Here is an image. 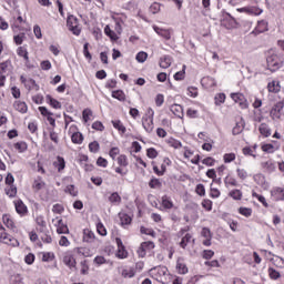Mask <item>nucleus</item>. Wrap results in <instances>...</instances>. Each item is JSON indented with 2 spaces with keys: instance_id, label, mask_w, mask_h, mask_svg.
<instances>
[{
  "instance_id": "f257e3e1",
  "label": "nucleus",
  "mask_w": 284,
  "mask_h": 284,
  "mask_svg": "<svg viewBox=\"0 0 284 284\" xmlns=\"http://www.w3.org/2000/svg\"><path fill=\"white\" fill-rule=\"evenodd\" d=\"M284 63V58L278 52L274 50H270L268 54L266 57V64L267 69L271 72H276L277 70H281V67Z\"/></svg>"
},
{
  "instance_id": "f03ea898",
  "label": "nucleus",
  "mask_w": 284,
  "mask_h": 284,
  "mask_svg": "<svg viewBox=\"0 0 284 284\" xmlns=\"http://www.w3.org/2000/svg\"><path fill=\"white\" fill-rule=\"evenodd\" d=\"M149 275L158 283L168 284L170 283V271L166 266H155L149 271Z\"/></svg>"
},
{
  "instance_id": "7ed1b4c3",
  "label": "nucleus",
  "mask_w": 284,
  "mask_h": 284,
  "mask_svg": "<svg viewBox=\"0 0 284 284\" xmlns=\"http://www.w3.org/2000/svg\"><path fill=\"white\" fill-rule=\"evenodd\" d=\"M77 251L73 250H68L62 253L60 261H62L63 265L68 267L69 270H77Z\"/></svg>"
},
{
  "instance_id": "20e7f679",
  "label": "nucleus",
  "mask_w": 284,
  "mask_h": 284,
  "mask_svg": "<svg viewBox=\"0 0 284 284\" xmlns=\"http://www.w3.org/2000/svg\"><path fill=\"white\" fill-rule=\"evenodd\" d=\"M118 166L114 168L115 174H120V176H128V166L130 165V160L128 159V155L120 154L115 159Z\"/></svg>"
},
{
  "instance_id": "39448f33",
  "label": "nucleus",
  "mask_w": 284,
  "mask_h": 284,
  "mask_svg": "<svg viewBox=\"0 0 284 284\" xmlns=\"http://www.w3.org/2000/svg\"><path fill=\"white\" fill-rule=\"evenodd\" d=\"M142 128L148 134L154 132V110L152 108H149L146 114L142 118Z\"/></svg>"
},
{
  "instance_id": "423d86ee",
  "label": "nucleus",
  "mask_w": 284,
  "mask_h": 284,
  "mask_svg": "<svg viewBox=\"0 0 284 284\" xmlns=\"http://www.w3.org/2000/svg\"><path fill=\"white\" fill-rule=\"evenodd\" d=\"M111 19L115 22V32L118 34H121L123 32V26L125 24V21H128V14L116 11L111 12Z\"/></svg>"
},
{
  "instance_id": "0eeeda50",
  "label": "nucleus",
  "mask_w": 284,
  "mask_h": 284,
  "mask_svg": "<svg viewBox=\"0 0 284 284\" xmlns=\"http://www.w3.org/2000/svg\"><path fill=\"white\" fill-rule=\"evenodd\" d=\"M151 165L153 166V172L158 175V176H163V174H165V172H168V168H170V165H172V160H170V158L164 156L162 159V163L159 168V165H156V162L152 161Z\"/></svg>"
},
{
  "instance_id": "6e6552de",
  "label": "nucleus",
  "mask_w": 284,
  "mask_h": 284,
  "mask_svg": "<svg viewBox=\"0 0 284 284\" xmlns=\"http://www.w3.org/2000/svg\"><path fill=\"white\" fill-rule=\"evenodd\" d=\"M67 27L69 28L70 32L75 37L81 34V27L79 26V19L74 16H69L67 19Z\"/></svg>"
},
{
  "instance_id": "1a4fd4ad",
  "label": "nucleus",
  "mask_w": 284,
  "mask_h": 284,
  "mask_svg": "<svg viewBox=\"0 0 284 284\" xmlns=\"http://www.w3.org/2000/svg\"><path fill=\"white\" fill-rule=\"evenodd\" d=\"M230 97L232 101H234V103H237L240 105L241 110H247V108H250V102H247V98H245V94L236 92L231 93Z\"/></svg>"
},
{
  "instance_id": "9d476101",
  "label": "nucleus",
  "mask_w": 284,
  "mask_h": 284,
  "mask_svg": "<svg viewBox=\"0 0 284 284\" xmlns=\"http://www.w3.org/2000/svg\"><path fill=\"white\" fill-rule=\"evenodd\" d=\"M156 245L152 241L142 242L138 248V256L140 258H145L148 252H152Z\"/></svg>"
},
{
  "instance_id": "9b49d317",
  "label": "nucleus",
  "mask_w": 284,
  "mask_h": 284,
  "mask_svg": "<svg viewBox=\"0 0 284 284\" xmlns=\"http://www.w3.org/2000/svg\"><path fill=\"white\" fill-rule=\"evenodd\" d=\"M0 243L9 245L10 247H19V240H17L14 236L10 235V233H7L6 231L0 233Z\"/></svg>"
},
{
  "instance_id": "f8f14e48",
  "label": "nucleus",
  "mask_w": 284,
  "mask_h": 284,
  "mask_svg": "<svg viewBox=\"0 0 284 284\" xmlns=\"http://www.w3.org/2000/svg\"><path fill=\"white\" fill-rule=\"evenodd\" d=\"M69 134H71V141L75 145H81V143H83V133L79 132V128H77V124H72L69 128Z\"/></svg>"
},
{
  "instance_id": "ddd939ff",
  "label": "nucleus",
  "mask_w": 284,
  "mask_h": 284,
  "mask_svg": "<svg viewBox=\"0 0 284 284\" xmlns=\"http://www.w3.org/2000/svg\"><path fill=\"white\" fill-rule=\"evenodd\" d=\"M38 110L40 114L47 119L51 128H57V120L54 119V113H52V111L48 110L45 106H39Z\"/></svg>"
},
{
  "instance_id": "4468645a",
  "label": "nucleus",
  "mask_w": 284,
  "mask_h": 284,
  "mask_svg": "<svg viewBox=\"0 0 284 284\" xmlns=\"http://www.w3.org/2000/svg\"><path fill=\"white\" fill-rule=\"evenodd\" d=\"M283 108H284V99L273 105L270 112V116L273 119V121H278V119H281V112H283Z\"/></svg>"
},
{
  "instance_id": "2eb2a0df",
  "label": "nucleus",
  "mask_w": 284,
  "mask_h": 284,
  "mask_svg": "<svg viewBox=\"0 0 284 284\" xmlns=\"http://www.w3.org/2000/svg\"><path fill=\"white\" fill-rule=\"evenodd\" d=\"M175 272L180 275H185L190 272L187 267V262H185V257H178L175 264Z\"/></svg>"
},
{
  "instance_id": "dca6fc26",
  "label": "nucleus",
  "mask_w": 284,
  "mask_h": 284,
  "mask_svg": "<svg viewBox=\"0 0 284 284\" xmlns=\"http://www.w3.org/2000/svg\"><path fill=\"white\" fill-rule=\"evenodd\" d=\"M271 199L278 203V201H284V187L275 186L271 190Z\"/></svg>"
},
{
  "instance_id": "f3484780",
  "label": "nucleus",
  "mask_w": 284,
  "mask_h": 284,
  "mask_svg": "<svg viewBox=\"0 0 284 284\" xmlns=\"http://www.w3.org/2000/svg\"><path fill=\"white\" fill-rule=\"evenodd\" d=\"M53 222L57 221L54 226L57 227L58 234H70V229L68 227V224L63 223V220L61 217H55L52 220Z\"/></svg>"
},
{
  "instance_id": "a211bd4d",
  "label": "nucleus",
  "mask_w": 284,
  "mask_h": 284,
  "mask_svg": "<svg viewBox=\"0 0 284 284\" xmlns=\"http://www.w3.org/2000/svg\"><path fill=\"white\" fill-rule=\"evenodd\" d=\"M13 205L19 216H28L29 211H28V205H26V203H23L21 200H16L13 201Z\"/></svg>"
},
{
  "instance_id": "6ab92c4d",
  "label": "nucleus",
  "mask_w": 284,
  "mask_h": 284,
  "mask_svg": "<svg viewBox=\"0 0 284 284\" xmlns=\"http://www.w3.org/2000/svg\"><path fill=\"white\" fill-rule=\"evenodd\" d=\"M115 243L118 246L116 257L118 258H128V250H125V245H123V241L121 240V237H116Z\"/></svg>"
},
{
  "instance_id": "aec40b11",
  "label": "nucleus",
  "mask_w": 284,
  "mask_h": 284,
  "mask_svg": "<svg viewBox=\"0 0 284 284\" xmlns=\"http://www.w3.org/2000/svg\"><path fill=\"white\" fill-rule=\"evenodd\" d=\"M245 130V120L243 116H239L236 119V123L232 129L233 136H237V134H241Z\"/></svg>"
},
{
  "instance_id": "412c9836",
  "label": "nucleus",
  "mask_w": 284,
  "mask_h": 284,
  "mask_svg": "<svg viewBox=\"0 0 284 284\" xmlns=\"http://www.w3.org/2000/svg\"><path fill=\"white\" fill-rule=\"evenodd\" d=\"M201 236H203V239H205L202 244L205 247H210L212 245V231H210V229L207 227H203L201 231Z\"/></svg>"
},
{
  "instance_id": "4be33fe9",
  "label": "nucleus",
  "mask_w": 284,
  "mask_h": 284,
  "mask_svg": "<svg viewBox=\"0 0 284 284\" xmlns=\"http://www.w3.org/2000/svg\"><path fill=\"white\" fill-rule=\"evenodd\" d=\"M36 230L37 232H45L48 230V223L45 222V217L43 215H38L36 217Z\"/></svg>"
},
{
  "instance_id": "5701e85b",
  "label": "nucleus",
  "mask_w": 284,
  "mask_h": 284,
  "mask_svg": "<svg viewBox=\"0 0 284 284\" xmlns=\"http://www.w3.org/2000/svg\"><path fill=\"white\" fill-rule=\"evenodd\" d=\"M201 85L205 88V90H212V88H216V80L210 75H206L201 79Z\"/></svg>"
},
{
  "instance_id": "b1692460",
  "label": "nucleus",
  "mask_w": 284,
  "mask_h": 284,
  "mask_svg": "<svg viewBox=\"0 0 284 284\" xmlns=\"http://www.w3.org/2000/svg\"><path fill=\"white\" fill-rule=\"evenodd\" d=\"M16 52L20 59H23L24 63H30V53L28 52V47H18Z\"/></svg>"
},
{
  "instance_id": "393cba45",
  "label": "nucleus",
  "mask_w": 284,
  "mask_h": 284,
  "mask_svg": "<svg viewBox=\"0 0 284 284\" xmlns=\"http://www.w3.org/2000/svg\"><path fill=\"white\" fill-rule=\"evenodd\" d=\"M268 30V23L266 20H260L257 21V24L255 29L253 30L254 34H263V32H267Z\"/></svg>"
},
{
  "instance_id": "a878e982",
  "label": "nucleus",
  "mask_w": 284,
  "mask_h": 284,
  "mask_svg": "<svg viewBox=\"0 0 284 284\" xmlns=\"http://www.w3.org/2000/svg\"><path fill=\"white\" fill-rule=\"evenodd\" d=\"M2 223L8 230H17V223H14V219L10 214H4L2 216Z\"/></svg>"
},
{
  "instance_id": "bb28decb",
  "label": "nucleus",
  "mask_w": 284,
  "mask_h": 284,
  "mask_svg": "<svg viewBox=\"0 0 284 284\" xmlns=\"http://www.w3.org/2000/svg\"><path fill=\"white\" fill-rule=\"evenodd\" d=\"M32 190L33 192H41V190H45V181H43V178L38 176L33 180Z\"/></svg>"
},
{
  "instance_id": "cd10ccee",
  "label": "nucleus",
  "mask_w": 284,
  "mask_h": 284,
  "mask_svg": "<svg viewBox=\"0 0 284 284\" xmlns=\"http://www.w3.org/2000/svg\"><path fill=\"white\" fill-rule=\"evenodd\" d=\"M261 168H263L268 174L276 172V163L273 160L262 162Z\"/></svg>"
},
{
  "instance_id": "c85d7f7f",
  "label": "nucleus",
  "mask_w": 284,
  "mask_h": 284,
  "mask_svg": "<svg viewBox=\"0 0 284 284\" xmlns=\"http://www.w3.org/2000/svg\"><path fill=\"white\" fill-rule=\"evenodd\" d=\"M94 239H97V235L94 234V232H92V230L90 229L83 230L82 241L84 243H94Z\"/></svg>"
},
{
  "instance_id": "c756f323",
  "label": "nucleus",
  "mask_w": 284,
  "mask_h": 284,
  "mask_svg": "<svg viewBox=\"0 0 284 284\" xmlns=\"http://www.w3.org/2000/svg\"><path fill=\"white\" fill-rule=\"evenodd\" d=\"M74 252L75 254H79V256H84V258H90L94 256V253H92V250H90V247H75Z\"/></svg>"
},
{
  "instance_id": "7c9ffc66",
  "label": "nucleus",
  "mask_w": 284,
  "mask_h": 284,
  "mask_svg": "<svg viewBox=\"0 0 284 284\" xmlns=\"http://www.w3.org/2000/svg\"><path fill=\"white\" fill-rule=\"evenodd\" d=\"M156 34H159V37H162V39H165V41H170V39H172V31L170 29H161L159 27L154 28Z\"/></svg>"
},
{
  "instance_id": "2f4dec72",
  "label": "nucleus",
  "mask_w": 284,
  "mask_h": 284,
  "mask_svg": "<svg viewBox=\"0 0 284 284\" xmlns=\"http://www.w3.org/2000/svg\"><path fill=\"white\" fill-rule=\"evenodd\" d=\"M267 90L268 92L273 94H278V91L281 90V81L278 80H273L267 83Z\"/></svg>"
},
{
  "instance_id": "473e14b6",
  "label": "nucleus",
  "mask_w": 284,
  "mask_h": 284,
  "mask_svg": "<svg viewBox=\"0 0 284 284\" xmlns=\"http://www.w3.org/2000/svg\"><path fill=\"white\" fill-rule=\"evenodd\" d=\"M111 123H112L114 130H118L119 134H121V136H123V134H125V132H128V129L125 128L123 122H121V120H112Z\"/></svg>"
},
{
  "instance_id": "72a5a7b5",
  "label": "nucleus",
  "mask_w": 284,
  "mask_h": 284,
  "mask_svg": "<svg viewBox=\"0 0 284 284\" xmlns=\"http://www.w3.org/2000/svg\"><path fill=\"white\" fill-rule=\"evenodd\" d=\"M53 168L58 170V172H63V170H65V159L61 155H58L53 162Z\"/></svg>"
},
{
  "instance_id": "f704fd0d",
  "label": "nucleus",
  "mask_w": 284,
  "mask_h": 284,
  "mask_svg": "<svg viewBox=\"0 0 284 284\" xmlns=\"http://www.w3.org/2000/svg\"><path fill=\"white\" fill-rule=\"evenodd\" d=\"M13 108L14 110H17V112H20L21 114H26L28 112V104L21 100H17L13 103Z\"/></svg>"
},
{
  "instance_id": "c9c22d12",
  "label": "nucleus",
  "mask_w": 284,
  "mask_h": 284,
  "mask_svg": "<svg viewBox=\"0 0 284 284\" xmlns=\"http://www.w3.org/2000/svg\"><path fill=\"white\" fill-rule=\"evenodd\" d=\"M258 132L262 134V136H264V139L272 136V129H270L267 123H261L258 126Z\"/></svg>"
},
{
  "instance_id": "e433bc0d",
  "label": "nucleus",
  "mask_w": 284,
  "mask_h": 284,
  "mask_svg": "<svg viewBox=\"0 0 284 284\" xmlns=\"http://www.w3.org/2000/svg\"><path fill=\"white\" fill-rule=\"evenodd\" d=\"M170 111L174 116H178V119H183L184 113H183V106L181 104H173L170 106Z\"/></svg>"
},
{
  "instance_id": "4c0bfd02",
  "label": "nucleus",
  "mask_w": 284,
  "mask_h": 284,
  "mask_svg": "<svg viewBox=\"0 0 284 284\" xmlns=\"http://www.w3.org/2000/svg\"><path fill=\"white\" fill-rule=\"evenodd\" d=\"M161 201V205L164 210H172L174 207V202L171 196L163 195Z\"/></svg>"
},
{
  "instance_id": "58836bf2",
  "label": "nucleus",
  "mask_w": 284,
  "mask_h": 284,
  "mask_svg": "<svg viewBox=\"0 0 284 284\" xmlns=\"http://www.w3.org/2000/svg\"><path fill=\"white\" fill-rule=\"evenodd\" d=\"M20 82L27 90H32L34 85H37V81H34V79H27L23 75L20 77Z\"/></svg>"
},
{
  "instance_id": "ea45409f",
  "label": "nucleus",
  "mask_w": 284,
  "mask_h": 284,
  "mask_svg": "<svg viewBox=\"0 0 284 284\" xmlns=\"http://www.w3.org/2000/svg\"><path fill=\"white\" fill-rule=\"evenodd\" d=\"M165 143L169 145V148H173V150H181V148H183V143L172 136L166 139Z\"/></svg>"
},
{
  "instance_id": "a19ab883",
  "label": "nucleus",
  "mask_w": 284,
  "mask_h": 284,
  "mask_svg": "<svg viewBox=\"0 0 284 284\" xmlns=\"http://www.w3.org/2000/svg\"><path fill=\"white\" fill-rule=\"evenodd\" d=\"M224 185L225 187H239V181L232 175H226L224 178Z\"/></svg>"
},
{
  "instance_id": "79ce46f5",
  "label": "nucleus",
  "mask_w": 284,
  "mask_h": 284,
  "mask_svg": "<svg viewBox=\"0 0 284 284\" xmlns=\"http://www.w3.org/2000/svg\"><path fill=\"white\" fill-rule=\"evenodd\" d=\"M45 101L54 110H61V102H59V100L52 98V95H50V94L45 95Z\"/></svg>"
},
{
  "instance_id": "37998d69",
  "label": "nucleus",
  "mask_w": 284,
  "mask_h": 284,
  "mask_svg": "<svg viewBox=\"0 0 284 284\" xmlns=\"http://www.w3.org/2000/svg\"><path fill=\"white\" fill-rule=\"evenodd\" d=\"M119 219L122 227L132 225V216H130L128 213H119Z\"/></svg>"
},
{
  "instance_id": "c03bdc74",
  "label": "nucleus",
  "mask_w": 284,
  "mask_h": 284,
  "mask_svg": "<svg viewBox=\"0 0 284 284\" xmlns=\"http://www.w3.org/2000/svg\"><path fill=\"white\" fill-rule=\"evenodd\" d=\"M227 196L233 199V201H243V191L239 189H233L229 192Z\"/></svg>"
},
{
  "instance_id": "a18cd8bd",
  "label": "nucleus",
  "mask_w": 284,
  "mask_h": 284,
  "mask_svg": "<svg viewBox=\"0 0 284 284\" xmlns=\"http://www.w3.org/2000/svg\"><path fill=\"white\" fill-rule=\"evenodd\" d=\"M104 34L111 39V41H116L119 39V32H114L109 24L104 27Z\"/></svg>"
},
{
  "instance_id": "49530a36",
  "label": "nucleus",
  "mask_w": 284,
  "mask_h": 284,
  "mask_svg": "<svg viewBox=\"0 0 284 284\" xmlns=\"http://www.w3.org/2000/svg\"><path fill=\"white\" fill-rule=\"evenodd\" d=\"M172 65V57L170 55H163L160 59V68H163L164 70H168Z\"/></svg>"
},
{
  "instance_id": "de8ad7c7",
  "label": "nucleus",
  "mask_w": 284,
  "mask_h": 284,
  "mask_svg": "<svg viewBox=\"0 0 284 284\" xmlns=\"http://www.w3.org/2000/svg\"><path fill=\"white\" fill-rule=\"evenodd\" d=\"M135 274H136V271H134V267H126V268H123L121 272V276L123 278H134Z\"/></svg>"
},
{
  "instance_id": "09e8293b",
  "label": "nucleus",
  "mask_w": 284,
  "mask_h": 284,
  "mask_svg": "<svg viewBox=\"0 0 284 284\" xmlns=\"http://www.w3.org/2000/svg\"><path fill=\"white\" fill-rule=\"evenodd\" d=\"M192 242L194 243V240L192 239V234L186 233L180 242V247H182V250H185V247H187L189 243H192Z\"/></svg>"
},
{
  "instance_id": "8fccbe9b",
  "label": "nucleus",
  "mask_w": 284,
  "mask_h": 284,
  "mask_svg": "<svg viewBox=\"0 0 284 284\" xmlns=\"http://www.w3.org/2000/svg\"><path fill=\"white\" fill-rule=\"evenodd\" d=\"M80 274H82L83 276L90 274V265L88 260H83L80 262Z\"/></svg>"
},
{
  "instance_id": "3c124183",
  "label": "nucleus",
  "mask_w": 284,
  "mask_h": 284,
  "mask_svg": "<svg viewBox=\"0 0 284 284\" xmlns=\"http://www.w3.org/2000/svg\"><path fill=\"white\" fill-rule=\"evenodd\" d=\"M122 199L119 192H113L109 196V202H111L112 205H120Z\"/></svg>"
},
{
  "instance_id": "603ef678",
  "label": "nucleus",
  "mask_w": 284,
  "mask_h": 284,
  "mask_svg": "<svg viewBox=\"0 0 284 284\" xmlns=\"http://www.w3.org/2000/svg\"><path fill=\"white\" fill-rule=\"evenodd\" d=\"M42 262L43 263H52L54 258H57V255H54V252H42Z\"/></svg>"
},
{
  "instance_id": "864d4df0",
  "label": "nucleus",
  "mask_w": 284,
  "mask_h": 284,
  "mask_svg": "<svg viewBox=\"0 0 284 284\" xmlns=\"http://www.w3.org/2000/svg\"><path fill=\"white\" fill-rule=\"evenodd\" d=\"M149 187H151V190H161V187H163V183L161 180L153 178L149 182Z\"/></svg>"
},
{
  "instance_id": "5fc2aeb1",
  "label": "nucleus",
  "mask_w": 284,
  "mask_h": 284,
  "mask_svg": "<svg viewBox=\"0 0 284 284\" xmlns=\"http://www.w3.org/2000/svg\"><path fill=\"white\" fill-rule=\"evenodd\" d=\"M239 214H241V216H245V219H250V216H252L253 214V210L252 207H245V206H241L237 210Z\"/></svg>"
},
{
  "instance_id": "6e6d98bb",
  "label": "nucleus",
  "mask_w": 284,
  "mask_h": 284,
  "mask_svg": "<svg viewBox=\"0 0 284 284\" xmlns=\"http://www.w3.org/2000/svg\"><path fill=\"white\" fill-rule=\"evenodd\" d=\"M12 65V62L10 60H7L4 62L0 63V74L8 77V70Z\"/></svg>"
},
{
  "instance_id": "4d7b16f0",
  "label": "nucleus",
  "mask_w": 284,
  "mask_h": 284,
  "mask_svg": "<svg viewBox=\"0 0 284 284\" xmlns=\"http://www.w3.org/2000/svg\"><path fill=\"white\" fill-rule=\"evenodd\" d=\"M109 156L112 159V161H116V158L121 156V149L119 146H112L109 150Z\"/></svg>"
},
{
  "instance_id": "13d9d810",
  "label": "nucleus",
  "mask_w": 284,
  "mask_h": 284,
  "mask_svg": "<svg viewBox=\"0 0 284 284\" xmlns=\"http://www.w3.org/2000/svg\"><path fill=\"white\" fill-rule=\"evenodd\" d=\"M13 148H14V150H17V152L22 154L23 152H26L28 150V143H26L24 141L17 142L13 144Z\"/></svg>"
},
{
  "instance_id": "bf43d9fd",
  "label": "nucleus",
  "mask_w": 284,
  "mask_h": 284,
  "mask_svg": "<svg viewBox=\"0 0 284 284\" xmlns=\"http://www.w3.org/2000/svg\"><path fill=\"white\" fill-rule=\"evenodd\" d=\"M236 175L240 181H247L250 179V173L245 169H236Z\"/></svg>"
},
{
  "instance_id": "052dcab7",
  "label": "nucleus",
  "mask_w": 284,
  "mask_h": 284,
  "mask_svg": "<svg viewBox=\"0 0 284 284\" xmlns=\"http://www.w3.org/2000/svg\"><path fill=\"white\" fill-rule=\"evenodd\" d=\"M41 234L40 239L42 242L50 244L52 243V235H50V231L47 229L45 232H40Z\"/></svg>"
},
{
  "instance_id": "680f3d73",
  "label": "nucleus",
  "mask_w": 284,
  "mask_h": 284,
  "mask_svg": "<svg viewBox=\"0 0 284 284\" xmlns=\"http://www.w3.org/2000/svg\"><path fill=\"white\" fill-rule=\"evenodd\" d=\"M203 210H205V212H212V207L214 205V202H212V200L210 199H204L201 203Z\"/></svg>"
},
{
  "instance_id": "e2e57ef3",
  "label": "nucleus",
  "mask_w": 284,
  "mask_h": 284,
  "mask_svg": "<svg viewBox=\"0 0 284 284\" xmlns=\"http://www.w3.org/2000/svg\"><path fill=\"white\" fill-rule=\"evenodd\" d=\"M111 97L118 101H125V92H123V90L113 91Z\"/></svg>"
},
{
  "instance_id": "0e129e2a",
  "label": "nucleus",
  "mask_w": 284,
  "mask_h": 284,
  "mask_svg": "<svg viewBox=\"0 0 284 284\" xmlns=\"http://www.w3.org/2000/svg\"><path fill=\"white\" fill-rule=\"evenodd\" d=\"M268 276L271 281H278V278L281 277V273L274 267H268Z\"/></svg>"
},
{
  "instance_id": "69168bd1",
  "label": "nucleus",
  "mask_w": 284,
  "mask_h": 284,
  "mask_svg": "<svg viewBox=\"0 0 284 284\" xmlns=\"http://www.w3.org/2000/svg\"><path fill=\"white\" fill-rule=\"evenodd\" d=\"M141 234H145L146 236H152V239H156V232L153 229H148L145 226L140 227Z\"/></svg>"
},
{
  "instance_id": "338daca9",
  "label": "nucleus",
  "mask_w": 284,
  "mask_h": 284,
  "mask_svg": "<svg viewBox=\"0 0 284 284\" xmlns=\"http://www.w3.org/2000/svg\"><path fill=\"white\" fill-rule=\"evenodd\" d=\"M6 194L7 196H10V199H14V196H17V186H14L13 184L8 185L6 187Z\"/></svg>"
},
{
  "instance_id": "774afa93",
  "label": "nucleus",
  "mask_w": 284,
  "mask_h": 284,
  "mask_svg": "<svg viewBox=\"0 0 284 284\" xmlns=\"http://www.w3.org/2000/svg\"><path fill=\"white\" fill-rule=\"evenodd\" d=\"M186 116L189 119H199V110H196L194 108H189L186 110Z\"/></svg>"
}]
</instances>
